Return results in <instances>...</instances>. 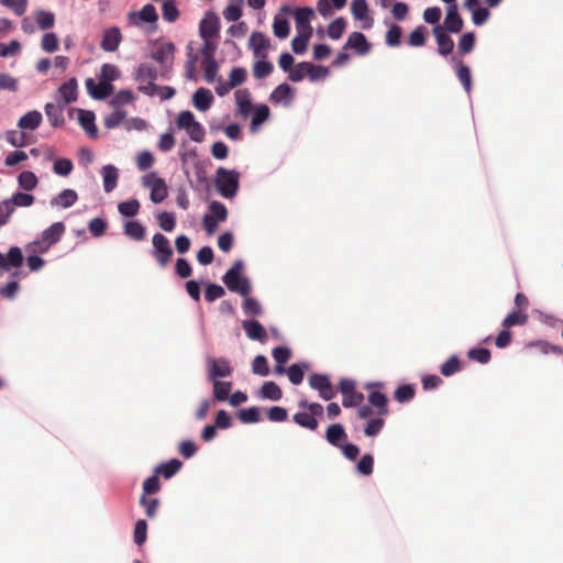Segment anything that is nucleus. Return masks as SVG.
Returning a JSON list of instances; mask_svg holds the SVG:
<instances>
[{"instance_id": "f257e3e1", "label": "nucleus", "mask_w": 563, "mask_h": 563, "mask_svg": "<svg viewBox=\"0 0 563 563\" xmlns=\"http://www.w3.org/2000/svg\"><path fill=\"white\" fill-rule=\"evenodd\" d=\"M214 185L217 191L225 199L236 196L240 186V174L233 169L219 167L216 172Z\"/></svg>"}, {"instance_id": "f03ea898", "label": "nucleus", "mask_w": 563, "mask_h": 563, "mask_svg": "<svg viewBox=\"0 0 563 563\" xmlns=\"http://www.w3.org/2000/svg\"><path fill=\"white\" fill-rule=\"evenodd\" d=\"M242 268V261H236L233 266L224 274L222 280L229 290L241 296H247L251 291V286L249 279L241 275Z\"/></svg>"}, {"instance_id": "7ed1b4c3", "label": "nucleus", "mask_w": 563, "mask_h": 563, "mask_svg": "<svg viewBox=\"0 0 563 563\" xmlns=\"http://www.w3.org/2000/svg\"><path fill=\"white\" fill-rule=\"evenodd\" d=\"M328 74L329 70L324 66L313 65L309 62H301L291 69L288 78L291 81L297 82L307 76L311 81H316L325 78Z\"/></svg>"}, {"instance_id": "20e7f679", "label": "nucleus", "mask_w": 563, "mask_h": 563, "mask_svg": "<svg viewBox=\"0 0 563 563\" xmlns=\"http://www.w3.org/2000/svg\"><path fill=\"white\" fill-rule=\"evenodd\" d=\"M152 244L154 249L152 256L161 267H166L173 256L169 240L162 233H155L152 238Z\"/></svg>"}, {"instance_id": "39448f33", "label": "nucleus", "mask_w": 563, "mask_h": 563, "mask_svg": "<svg viewBox=\"0 0 563 563\" xmlns=\"http://www.w3.org/2000/svg\"><path fill=\"white\" fill-rule=\"evenodd\" d=\"M143 186L151 189L150 198L154 203H159L168 196L166 181L152 172L142 179Z\"/></svg>"}, {"instance_id": "423d86ee", "label": "nucleus", "mask_w": 563, "mask_h": 563, "mask_svg": "<svg viewBox=\"0 0 563 563\" xmlns=\"http://www.w3.org/2000/svg\"><path fill=\"white\" fill-rule=\"evenodd\" d=\"M282 11L286 13H294L296 29L298 32L312 34V26L310 25V20L314 16V12L311 8H298L295 11H292L291 8L284 5L282 7Z\"/></svg>"}, {"instance_id": "0eeeda50", "label": "nucleus", "mask_w": 563, "mask_h": 563, "mask_svg": "<svg viewBox=\"0 0 563 563\" xmlns=\"http://www.w3.org/2000/svg\"><path fill=\"white\" fill-rule=\"evenodd\" d=\"M309 385L312 389L318 390L320 397L324 400H331L336 395V391L333 388L329 377L324 374L310 375Z\"/></svg>"}, {"instance_id": "6e6552de", "label": "nucleus", "mask_w": 563, "mask_h": 563, "mask_svg": "<svg viewBox=\"0 0 563 563\" xmlns=\"http://www.w3.org/2000/svg\"><path fill=\"white\" fill-rule=\"evenodd\" d=\"M175 52L176 47L174 43L164 42L157 45L156 49L152 53V58L168 71L173 66Z\"/></svg>"}, {"instance_id": "1a4fd4ad", "label": "nucleus", "mask_w": 563, "mask_h": 563, "mask_svg": "<svg viewBox=\"0 0 563 563\" xmlns=\"http://www.w3.org/2000/svg\"><path fill=\"white\" fill-rule=\"evenodd\" d=\"M220 21L213 12H208L199 25V34L203 40H212L219 33Z\"/></svg>"}, {"instance_id": "9d476101", "label": "nucleus", "mask_w": 563, "mask_h": 563, "mask_svg": "<svg viewBox=\"0 0 563 563\" xmlns=\"http://www.w3.org/2000/svg\"><path fill=\"white\" fill-rule=\"evenodd\" d=\"M233 369L225 358H209L208 360V376L210 380H216L219 377H228L232 374Z\"/></svg>"}, {"instance_id": "9b49d317", "label": "nucleus", "mask_w": 563, "mask_h": 563, "mask_svg": "<svg viewBox=\"0 0 563 563\" xmlns=\"http://www.w3.org/2000/svg\"><path fill=\"white\" fill-rule=\"evenodd\" d=\"M86 88H87L89 95L92 98L98 99V100L106 99L113 92V89H114L112 84H110L106 80H102L101 78L98 84H96L92 78H88L86 80Z\"/></svg>"}, {"instance_id": "f8f14e48", "label": "nucleus", "mask_w": 563, "mask_h": 563, "mask_svg": "<svg viewBox=\"0 0 563 563\" xmlns=\"http://www.w3.org/2000/svg\"><path fill=\"white\" fill-rule=\"evenodd\" d=\"M122 41V33L119 27L112 26L104 30L100 47L104 52H114Z\"/></svg>"}, {"instance_id": "ddd939ff", "label": "nucleus", "mask_w": 563, "mask_h": 563, "mask_svg": "<svg viewBox=\"0 0 563 563\" xmlns=\"http://www.w3.org/2000/svg\"><path fill=\"white\" fill-rule=\"evenodd\" d=\"M141 92L146 96L154 97L158 96L162 100H168L176 93L175 89L169 86H157L155 82H147L146 85H140L137 88Z\"/></svg>"}, {"instance_id": "4468645a", "label": "nucleus", "mask_w": 563, "mask_h": 563, "mask_svg": "<svg viewBox=\"0 0 563 563\" xmlns=\"http://www.w3.org/2000/svg\"><path fill=\"white\" fill-rule=\"evenodd\" d=\"M23 263L22 251L18 246H12L8 255L4 256L0 253V268L4 271H10L11 268H18Z\"/></svg>"}, {"instance_id": "2eb2a0df", "label": "nucleus", "mask_w": 563, "mask_h": 563, "mask_svg": "<svg viewBox=\"0 0 563 563\" xmlns=\"http://www.w3.org/2000/svg\"><path fill=\"white\" fill-rule=\"evenodd\" d=\"M433 34L438 44V51L441 55L446 56L452 53L454 48L453 40L444 32L442 25L433 27Z\"/></svg>"}, {"instance_id": "dca6fc26", "label": "nucleus", "mask_w": 563, "mask_h": 563, "mask_svg": "<svg viewBox=\"0 0 563 563\" xmlns=\"http://www.w3.org/2000/svg\"><path fill=\"white\" fill-rule=\"evenodd\" d=\"M344 48H353L357 54L365 55L371 51V44L367 42L363 33L353 32L350 34Z\"/></svg>"}, {"instance_id": "f3484780", "label": "nucleus", "mask_w": 563, "mask_h": 563, "mask_svg": "<svg viewBox=\"0 0 563 563\" xmlns=\"http://www.w3.org/2000/svg\"><path fill=\"white\" fill-rule=\"evenodd\" d=\"M463 29V19L457 12V5L452 4L448 8L446 16L444 19L443 30L451 33H459Z\"/></svg>"}, {"instance_id": "a211bd4d", "label": "nucleus", "mask_w": 563, "mask_h": 563, "mask_svg": "<svg viewBox=\"0 0 563 563\" xmlns=\"http://www.w3.org/2000/svg\"><path fill=\"white\" fill-rule=\"evenodd\" d=\"M294 99V89L288 84H280L271 93L269 100L273 103L289 106Z\"/></svg>"}, {"instance_id": "6ab92c4d", "label": "nucleus", "mask_w": 563, "mask_h": 563, "mask_svg": "<svg viewBox=\"0 0 563 563\" xmlns=\"http://www.w3.org/2000/svg\"><path fill=\"white\" fill-rule=\"evenodd\" d=\"M242 328L251 340L264 342L267 339L265 328L256 320H244Z\"/></svg>"}, {"instance_id": "aec40b11", "label": "nucleus", "mask_w": 563, "mask_h": 563, "mask_svg": "<svg viewBox=\"0 0 563 563\" xmlns=\"http://www.w3.org/2000/svg\"><path fill=\"white\" fill-rule=\"evenodd\" d=\"M250 47L257 57H265L269 47V40L261 32H254L249 40Z\"/></svg>"}, {"instance_id": "412c9836", "label": "nucleus", "mask_w": 563, "mask_h": 563, "mask_svg": "<svg viewBox=\"0 0 563 563\" xmlns=\"http://www.w3.org/2000/svg\"><path fill=\"white\" fill-rule=\"evenodd\" d=\"M238 112L241 117L247 118L253 110L251 93L247 89H239L234 93Z\"/></svg>"}, {"instance_id": "4be33fe9", "label": "nucleus", "mask_w": 563, "mask_h": 563, "mask_svg": "<svg viewBox=\"0 0 563 563\" xmlns=\"http://www.w3.org/2000/svg\"><path fill=\"white\" fill-rule=\"evenodd\" d=\"M42 120V113L37 110H32L19 119L18 126L21 130L34 131L41 125Z\"/></svg>"}, {"instance_id": "5701e85b", "label": "nucleus", "mask_w": 563, "mask_h": 563, "mask_svg": "<svg viewBox=\"0 0 563 563\" xmlns=\"http://www.w3.org/2000/svg\"><path fill=\"white\" fill-rule=\"evenodd\" d=\"M157 76V69L153 65L143 63L136 69L135 80L139 81L140 85H146L147 82H154Z\"/></svg>"}, {"instance_id": "b1692460", "label": "nucleus", "mask_w": 563, "mask_h": 563, "mask_svg": "<svg viewBox=\"0 0 563 563\" xmlns=\"http://www.w3.org/2000/svg\"><path fill=\"white\" fill-rule=\"evenodd\" d=\"M347 434L340 423L330 424L325 432L327 441L333 446H341V442L345 441Z\"/></svg>"}, {"instance_id": "393cba45", "label": "nucleus", "mask_w": 563, "mask_h": 563, "mask_svg": "<svg viewBox=\"0 0 563 563\" xmlns=\"http://www.w3.org/2000/svg\"><path fill=\"white\" fill-rule=\"evenodd\" d=\"M213 101V96L210 90L206 88H199L196 90L192 97V102L196 109L199 111H207Z\"/></svg>"}, {"instance_id": "a878e982", "label": "nucleus", "mask_w": 563, "mask_h": 563, "mask_svg": "<svg viewBox=\"0 0 563 563\" xmlns=\"http://www.w3.org/2000/svg\"><path fill=\"white\" fill-rule=\"evenodd\" d=\"M78 199V195L74 189H64L51 200L52 206L62 208L71 207Z\"/></svg>"}, {"instance_id": "bb28decb", "label": "nucleus", "mask_w": 563, "mask_h": 563, "mask_svg": "<svg viewBox=\"0 0 563 563\" xmlns=\"http://www.w3.org/2000/svg\"><path fill=\"white\" fill-rule=\"evenodd\" d=\"M103 188L106 192H111L118 185V169L113 165H106L102 168Z\"/></svg>"}, {"instance_id": "cd10ccee", "label": "nucleus", "mask_w": 563, "mask_h": 563, "mask_svg": "<svg viewBox=\"0 0 563 563\" xmlns=\"http://www.w3.org/2000/svg\"><path fill=\"white\" fill-rule=\"evenodd\" d=\"M65 232V225L63 222H55L46 230L43 231L42 238L48 243V245L57 243Z\"/></svg>"}, {"instance_id": "c85d7f7f", "label": "nucleus", "mask_w": 563, "mask_h": 563, "mask_svg": "<svg viewBox=\"0 0 563 563\" xmlns=\"http://www.w3.org/2000/svg\"><path fill=\"white\" fill-rule=\"evenodd\" d=\"M292 420L298 426L311 431H316L319 427L318 419H314V417L310 415L308 411L296 412L292 416Z\"/></svg>"}, {"instance_id": "c756f323", "label": "nucleus", "mask_w": 563, "mask_h": 563, "mask_svg": "<svg viewBox=\"0 0 563 563\" xmlns=\"http://www.w3.org/2000/svg\"><path fill=\"white\" fill-rule=\"evenodd\" d=\"M368 402L372 407L377 408L379 416H386L388 413L387 397L380 391L374 390L368 395Z\"/></svg>"}, {"instance_id": "7c9ffc66", "label": "nucleus", "mask_w": 563, "mask_h": 563, "mask_svg": "<svg viewBox=\"0 0 563 563\" xmlns=\"http://www.w3.org/2000/svg\"><path fill=\"white\" fill-rule=\"evenodd\" d=\"M124 234L135 241H142L145 239L146 229L137 221H128L124 224Z\"/></svg>"}, {"instance_id": "2f4dec72", "label": "nucleus", "mask_w": 563, "mask_h": 563, "mask_svg": "<svg viewBox=\"0 0 563 563\" xmlns=\"http://www.w3.org/2000/svg\"><path fill=\"white\" fill-rule=\"evenodd\" d=\"M183 466V463L177 460V459H173L170 461H168L167 463H163L161 465H158L156 468H155V473L158 474V475H162L164 478H170L173 477L176 473L179 472V470Z\"/></svg>"}, {"instance_id": "473e14b6", "label": "nucleus", "mask_w": 563, "mask_h": 563, "mask_svg": "<svg viewBox=\"0 0 563 563\" xmlns=\"http://www.w3.org/2000/svg\"><path fill=\"white\" fill-rule=\"evenodd\" d=\"M351 11L356 20H368V23L364 27H371L373 20L368 18V5L365 0H354L351 5Z\"/></svg>"}, {"instance_id": "72a5a7b5", "label": "nucleus", "mask_w": 563, "mask_h": 563, "mask_svg": "<svg viewBox=\"0 0 563 563\" xmlns=\"http://www.w3.org/2000/svg\"><path fill=\"white\" fill-rule=\"evenodd\" d=\"M45 113L53 126H60L64 124L65 119L63 114V108L58 104L46 103Z\"/></svg>"}, {"instance_id": "f704fd0d", "label": "nucleus", "mask_w": 563, "mask_h": 563, "mask_svg": "<svg viewBox=\"0 0 563 563\" xmlns=\"http://www.w3.org/2000/svg\"><path fill=\"white\" fill-rule=\"evenodd\" d=\"M59 93L66 104L74 102L77 99V80L70 78L64 82L59 88Z\"/></svg>"}, {"instance_id": "c9c22d12", "label": "nucleus", "mask_w": 563, "mask_h": 563, "mask_svg": "<svg viewBox=\"0 0 563 563\" xmlns=\"http://www.w3.org/2000/svg\"><path fill=\"white\" fill-rule=\"evenodd\" d=\"M18 184L23 190L31 191L37 187L38 178L33 172L23 170L18 176Z\"/></svg>"}, {"instance_id": "e433bc0d", "label": "nucleus", "mask_w": 563, "mask_h": 563, "mask_svg": "<svg viewBox=\"0 0 563 563\" xmlns=\"http://www.w3.org/2000/svg\"><path fill=\"white\" fill-rule=\"evenodd\" d=\"M271 115V110L266 104H258L254 109V113L251 121V131L257 130V126L264 123Z\"/></svg>"}, {"instance_id": "4c0bfd02", "label": "nucleus", "mask_w": 563, "mask_h": 563, "mask_svg": "<svg viewBox=\"0 0 563 563\" xmlns=\"http://www.w3.org/2000/svg\"><path fill=\"white\" fill-rule=\"evenodd\" d=\"M261 397L274 401L283 397L280 387L275 382H265L261 387Z\"/></svg>"}, {"instance_id": "58836bf2", "label": "nucleus", "mask_w": 563, "mask_h": 563, "mask_svg": "<svg viewBox=\"0 0 563 563\" xmlns=\"http://www.w3.org/2000/svg\"><path fill=\"white\" fill-rule=\"evenodd\" d=\"M528 313L519 310H514L510 312L504 320L503 327L506 329L516 327V325H525L528 322Z\"/></svg>"}, {"instance_id": "ea45409f", "label": "nucleus", "mask_w": 563, "mask_h": 563, "mask_svg": "<svg viewBox=\"0 0 563 563\" xmlns=\"http://www.w3.org/2000/svg\"><path fill=\"white\" fill-rule=\"evenodd\" d=\"M79 123L81 128L91 136L97 135L95 124V114L91 111L79 110Z\"/></svg>"}, {"instance_id": "a19ab883", "label": "nucleus", "mask_w": 563, "mask_h": 563, "mask_svg": "<svg viewBox=\"0 0 563 563\" xmlns=\"http://www.w3.org/2000/svg\"><path fill=\"white\" fill-rule=\"evenodd\" d=\"M272 354L275 362L277 363L276 372L279 374L283 373L285 371L283 365L287 363L291 356L290 350L286 346H277L273 350Z\"/></svg>"}, {"instance_id": "79ce46f5", "label": "nucleus", "mask_w": 563, "mask_h": 563, "mask_svg": "<svg viewBox=\"0 0 563 563\" xmlns=\"http://www.w3.org/2000/svg\"><path fill=\"white\" fill-rule=\"evenodd\" d=\"M135 99L134 93L129 89H122L117 92L110 101L112 108L121 109L122 106L133 102Z\"/></svg>"}, {"instance_id": "37998d69", "label": "nucleus", "mask_w": 563, "mask_h": 563, "mask_svg": "<svg viewBox=\"0 0 563 563\" xmlns=\"http://www.w3.org/2000/svg\"><path fill=\"white\" fill-rule=\"evenodd\" d=\"M213 382V396L218 401H224L229 398V394L232 388L231 382H221V380H212Z\"/></svg>"}, {"instance_id": "c03bdc74", "label": "nucleus", "mask_w": 563, "mask_h": 563, "mask_svg": "<svg viewBox=\"0 0 563 563\" xmlns=\"http://www.w3.org/2000/svg\"><path fill=\"white\" fill-rule=\"evenodd\" d=\"M415 395H416L415 386L410 385V384H405V385L399 386L395 390L394 398L398 402H407V401H410L411 399H413Z\"/></svg>"}, {"instance_id": "a18cd8bd", "label": "nucleus", "mask_w": 563, "mask_h": 563, "mask_svg": "<svg viewBox=\"0 0 563 563\" xmlns=\"http://www.w3.org/2000/svg\"><path fill=\"white\" fill-rule=\"evenodd\" d=\"M35 21L41 30H48L54 26L55 15L53 12L38 10L35 13Z\"/></svg>"}, {"instance_id": "49530a36", "label": "nucleus", "mask_w": 563, "mask_h": 563, "mask_svg": "<svg viewBox=\"0 0 563 563\" xmlns=\"http://www.w3.org/2000/svg\"><path fill=\"white\" fill-rule=\"evenodd\" d=\"M130 15H131V18L137 16L141 21L148 22V23H153V22L157 21V19H158L156 9L153 4H145L141 9V11L133 12Z\"/></svg>"}, {"instance_id": "de8ad7c7", "label": "nucleus", "mask_w": 563, "mask_h": 563, "mask_svg": "<svg viewBox=\"0 0 563 563\" xmlns=\"http://www.w3.org/2000/svg\"><path fill=\"white\" fill-rule=\"evenodd\" d=\"M346 27V21L344 18H336L328 26V35L332 40H339Z\"/></svg>"}, {"instance_id": "09e8293b", "label": "nucleus", "mask_w": 563, "mask_h": 563, "mask_svg": "<svg viewBox=\"0 0 563 563\" xmlns=\"http://www.w3.org/2000/svg\"><path fill=\"white\" fill-rule=\"evenodd\" d=\"M209 211L210 213H207V216H211V218L218 220L219 222H224L228 219V209L220 201H212L209 205Z\"/></svg>"}, {"instance_id": "8fccbe9b", "label": "nucleus", "mask_w": 563, "mask_h": 563, "mask_svg": "<svg viewBox=\"0 0 563 563\" xmlns=\"http://www.w3.org/2000/svg\"><path fill=\"white\" fill-rule=\"evenodd\" d=\"M274 70V66L268 60H258L253 66V75L257 79L268 77Z\"/></svg>"}, {"instance_id": "3c124183", "label": "nucleus", "mask_w": 563, "mask_h": 563, "mask_svg": "<svg viewBox=\"0 0 563 563\" xmlns=\"http://www.w3.org/2000/svg\"><path fill=\"white\" fill-rule=\"evenodd\" d=\"M118 210L124 217H134L139 213L140 202L136 199L120 202L118 205Z\"/></svg>"}, {"instance_id": "603ef678", "label": "nucleus", "mask_w": 563, "mask_h": 563, "mask_svg": "<svg viewBox=\"0 0 563 563\" xmlns=\"http://www.w3.org/2000/svg\"><path fill=\"white\" fill-rule=\"evenodd\" d=\"M312 34L298 32L291 41V48L296 54H303L307 49L308 42Z\"/></svg>"}, {"instance_id": "864d4df0", "label": "nucleus", "mask_w": 563, "mask_h": 563, "mask_svg": "<svg viewBox=\"0 0 563 563\" xmlns=\"http://www.w3.org/2000/svg\"><path fill=\"white\" fill-rule=\"evenodd\" d=\"M461 369V362L456 355L449 357L440 367L443 376H451Z\"/></svg>"}, {"instance_id": "5fc2aeb1", "label": "nucleus", "mask_w": 563, "mask_h": 563, "mask_svg": "<svg viewBox=\"0 0 563 563\" xmlns=\"http://www.w3.org/2000/svg\"><path fill=\"white\" fill-rule=\"evenodd\" d=\"M74 165L69 158H57L53 164V172L58 175L66 177L73 172Z\"/></svg>"}, {"instance_id": "6e6d98bb", "label": "nucleus", "mask_w": 563, "mask_h": 563, "mask_svg": "<svg viewBox=\"0 0 563 563\" xmlns=\"http://www.w3.org/2000/svg\"><path fill=\"white\" fill-rule=\"evenodd\" d=\"M274 35L278 38H286L289 35L290 26L286 19L276 16L273 23Z\"/></svg>"}, {"instance_id": "4d7b16f0", "label": "nucleus", "mask_w": 563, "mask_h": 563, "mask_svg": "<svg viewBox=\"0 0 563 563\" xmlns=\"http://www.w3.org/2000/svg\"><path fill=\"white\" fill-rule=\"evenodd\" d=\"M12 207H30L34 203V196L26 192H15L10 199H8Z\"/></svg>"}, {"instance_id": "13d9d810", "label": "nucleus", "mask_w": 563, "mask_h": 563, "mask_svg": "<svg viewBox=\"0 0 563 563\" xmlns=\"http://www.w3.org/2000/svg\"><path fill=\"white\" fill-rule=\"evenodd\" d=\"M113 112L106 117L104 125L109 129L119 126L126 117V112L119 108H113Z\"/></svg>"}, {"instance_id": "bf43d9fd", "label": "nucleus", "mask_w": 563, "mask_h": 563, "mask_svg": "<svg viewBox=\"0 0 563 563\" xmlns=\"http://www.w3.org/2000/svg\"><path fill=\"white\" fill-rule=\"evenodd\" d=\"M427 29L423 25L416 27L408 37L410 46L419 47L426 43Z\"/></svg>"}, {"instance_id": "052dcab7", "label": "nucleus", "mask_w": 563, "mask_h": 563, "mask_svg": "<svg viewBox=\"0 0 563 563\" xmlns=\"http://www.w3.org/2000/svg\"><path fill=\"white\" fill-rule=\"evenodd\" d=\"M158 225L166 232H172L176 224L175 216L170 212L164 211L157 216Z\"/></svg>"}, {"instance_id": "680f3d73", "label": "nucleus", "mask_w": 563, "mask_h": 563, "mask_svg": "<svg viewBox=\"0 0 563 563\" xmlns=\"http://www.w3.org/2000/svg\"><path fill=\"white\" fill-rule=\"evenodd\" d=\"M100 78L111 84L120 78V70L113 64H103L101 67Z\"/></svg>"}, {"instance_id": "e2e57ef3", "label": "nucleus", "mask_w": 563, "mask_h": 563, "mask_svg": "<svg viewBox=\"0 0 563 563\" xmlns=\"http://www.w3.org/2000/svg\"><path fill=\"white\" fill-rule=\"evenodd\" d=\"M467 356L472 361H476L481 364H487L490 360V351L485 347L471 349L467 352Z\"/></svg>"}, {"instance_id": "0e129e2a", "label": "nucleus", "mask_w": 563, "mask_h": 563, "mask_svg": "<svg viewBox=\"0 0 563 563\" xmlns=\"http://www.w3.org/2000/svg\"><path fill=\"white\" fill-rule=\"evenodd\" d=\"M238 417L243 423H255L260 421V410L257 407L242 409Z\"/></svg>"}, {"instance_id": "69168bd1", "label": "nucleus", "mask_w": 563, "mask_h": 563, "mask_svg": "<svg viewBox=\"0 0 563 563\" xmlns=\"http://www.w3.org/2000/svg\"><path fill=\"white\" fill-rule=\"evenodd\" d=\"M41 47L47 53H54L58 49V37L55 33H45L41 41Z\"/></svg>"}, {"instance_id": "338daca9", "label": "nucleus", "mask_w": 563, "mask_h": 563, "mask_svg": "<svg viewBox=\"0 0 563 563\" xmlns=\"http://www.w3.org/2000/svg\"><path fill=\"white\" fill-rule=\"evenodd\" d=\"M252 371L256 375L267 376L269 374L267 358L264 355L255 356L252 362Z\"/></svg>"}, {"instance_id": "774afa93", "label": "nucleus", "mask_w": 563, "mask_h": 563, "mask_svg": "<svg viewBox=\"0 0 563 563\" xmlns=\"http://www.w3.org/2000/svg\"><path fill=\"white\" fill-rule=\"evenodd\" d=\"M229 78V86L235 88L246 81L247 73L245 68L235 67L231 70Z\"/></svg>"}]
</instances>
